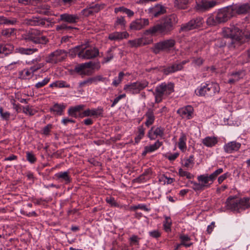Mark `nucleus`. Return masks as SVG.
<instances>
[{
	"label": "nucleus",
	"mask_w": 250,
	"mask_h": 250,
	"mask_svg": "<svg viewBox=\"0 0 250 250\" xmlns=\"http://www.w3.org/2000/svg\"><path fill=\"white\" fill-rule=\"evenodd\" d=\"M218 142L215 137H207L202 140V143L208 147H212L215 146Z\"/></svg>",
	"instance_id": "obj_30"
},
{
	"label": "nucleus",
	"mask_w": 250,
	"mask_h": 250,
	"mask_svg": "<svg viewBox=\"0 0 250 250\" xmlns=\"http://www.w3.org/2000/svg\"><path fill=\"white\" fill-rule=\"evenodd\" d=\"M68 114L74 117L75 118H78V117H82V113L80 114V113H78L77 111H76L73 107L70 108L68 109Z\"/></svg>",
	"instance_id": "obj_52"
},
{
	"label": "nucleus",
	"mask_w": 250,
	"mask_h": 250,
	"mask_svg": "<svg viewBox=\"0 0 250 250\" xmlns=\"http://www.w3.org/2000/svg\"><path fill=\"white\" fill-rule=\"evenodd\" d=\"M37 111L28 105L23 107V112L30 116H33L37 113Z\"/></svg>",
	"instance_id": "obj_45"
},
{
	"label": "nucleus",
	"mask_w": 250,
	"mask_h": 250,
	"mask_svg": "<svg viewBox=\"0 0 250 250\" xmlns=\"http://www.w3.org/2000/svg\"><path fill=\"white\" fill-rule=\"evenodd\" d=\"M52 128V125L50 124L47 125L43 129V133L45 135L49 134L51 128Z\"/></svg>",
	"instance_id": "obj_64"
},
{
	"label": "nucleus",
	"mask_w": 250,
	"mask_h": 250,
	"mask_svg": "<svg viewBox=\"0 0 250 250\" xmlns=\"http://www.w3.org/2000/svg\"><path fill=\"white\" fill-rule=\"evenodd\" d=\"M233 12V15H245L250 12V3H245L240 4L230 5Z\"/></svg>",
	"instance_id": "obj_11"
},
{
	"label": "nucleus",
	"mask_w": 250,
	"mask_h": 250,
	"mask_svg": "<svg viewBox=\"0 0 250 250\" xmlns=\"http://www.w3.org/2000/svg\"><path fill=\"white\" fill-rule=\"evenodd\" d=\"M228 39V46L230 49L238 48L245 42L242 37Z\"/></svg>",
	"instance_id": "obj_17"
},
{
	"label": "nucleus",
	"mask_w": 250,
	"mask_h": 250,
	"mask_svg": "<svg viewBox=\"0 0 250 250\" xmlns=\"http://www.w3.org/2000/svg\"><path fill=\"white\" fill-rule=\"evenodd\" d=\"M194 156L193 155H190L188 159H185L184 160V163L183 165L187 167H190L191 165H193L194 164Z\"/></svg>",
	"instance_id": "obj_50"
},
{
	"label": "nucleus",
	"mask_w": 250,
	"mask_h": 250,
	"mask_svg": "<svg viewBox=\"0 0 250 250\" xmlns=\"http://www.w3.org/2000/svg\"><path fill=\"white\" fill-rule=\"evenodd\" d=\"M94 13V12H93V11L92 10H91V9H90L89 6H87V8L83 9L81 11L82 14L84 15L85 17H88L90 15H92Z\"/></svg>",
	"instance_id": "obj_56"
},
{
	"label": "nucleus",
	"mask_w": 250,
	"mask_h": 250,
	"mask_svg": "<svg viewBox=\"0 0 250 250\" xmlns=\"http://www.w3.org/2000/svg\"><path fill=\"white\" fill-rule=\"evenodd\" d=\"M206 22L207 24L210 26H214L220 24L216 15L215 16L213 14L209 15Z\"/></svg>",
	"instance_id": "obj_32"
},
{
	"label": "nucleus",
	"mask_w": 250,
	"mask_h": 250,
	"mask_svg": "<svg viewBox=\"0 0 250 250\" xmlns=\"http://www.w3.org/2000/svg\"><path fill=\"white\" fill-rule=\"evenodd\" d=\"M180 70H181V65H178L177 62H175L164 68L163 72L165 75H167Z\"/></svg>",
	"instance_id": "obj_26"
},
{
	"label": "nucleus",
	"mask_w": 250,
	"mask_h": 250,
	"mask_svg": "<svg viewBox=\"0 0 250 250\" xmlns=\"http://www.w3.org/2000/svg\"><path fill=\"white\" fill-rule=\"evenodd\" d=\"M56 177L58 179H61L64 181L66 183H68L70 182V178L68 175L67 171L59 172L56 174Z\"/></svg>",
	"instance_id": "obj_39"
},
{
	"label": "nucleus",
	"mask_w": 250,
	"mask_h": 250,
	"mask_svg": "<svg viewBox=\"0 0 250 250\" xmlns=\"http://www.w3.org/2000/svg\"><path fill=\"white\" fill-rule=\"evenodd\" d=\"M105 6V4L104 3L90 4L89 5L90 9L92 10L94 13H98L101 10L103 9Z\"/></svg>",
	"instance_id": "obj_43"
},
{
	"label": "nucleus",
	"mask_w": 250,
	"mask_h": 250,
	"mask_svg": "<svg viewBox=\"0 0 250 250\" xmlns=\"http://www.w3.org/2000/svg\"><path fill=\"white\" fill-rule=\"evenodd\" d=\"M223 172V168H220L217 169L216 170H215L214 172H213L212 173H211L209 175L211 177V178L212 179V180L214 181L216 179L217 177L219 174L222 173Z\"/></svg>",
	"instance_id": "obj_57"
},
{
	"label": "nucleus",
	"mask_w": 250,
	"mask_h": 250,
	"mask_svg": "<svg viewBox=\"0 0 250 250\" xmlns=\"http://www.w3.org/2000/svg\"><path fill=\"white\" fill-rule=\"evenodd\" d=\"M114 48H109L106 52V55L104 58V62L103 63H106L111 60L114 57V54L112 53L113 49Z\"/></svg>",
	"instance_id": "obj_44"
},
{
	"label": "nucleus",
	"mask_w": 250,
	"mask_h": 250,
	"mask_svg": "<svg viewBox=\"0 0 250 250\" xmlns=\"http://www.w3.org/2000/svg\"><path fill=\"white\" fill-rule=\"evenodd\" d=\"M188 2V0H175L174 4L179 8L184 9L185 5Z\"/></svg>",
	"instance_id": "obj_47"
},
{
	"label": "nucleus",
	"mask_w": 250,
	"mask_h": 250,
	"mask_svg": "<svg viewBox=\"0 0 250 250\" xmlns=\"http://www.w3.org/2000/svg\"><path fill=\"white\" fill-rule=\"evenodd\" d=\"M140 239L137 235H133L130 238V244L131 245H138Z\"/></svg>",
	"instance_id": "obj_53"
},
{
	"label": "nucleus",
	"mask_w": 250,
	"mask_h": 250,
	"mask_svg": "<svg viewBox=\"0 0 250 250\" xmlns=\"http://www.w3.org/2000/svg\"><path fill=\"white\" fill-rule=\"evenodd\" d=\"M44 66L43 63H38L30 67V70L34 73Z\"/></svg>",
	"instance_id": "obj_59"
},
{
	"label": "nucleus",
	"mask_w": 250,
	"mask_h": 250,
	"mask_svg": "<svg viewBox=\"0 0 250 250\" xmlns=\"http://www.w3.org/2000/svg\"><path fill=\"white\" fill-rule=\"evenodd\" d=\"M26 158L27 160L32 164L34 163L37 160L35 155L30 152H26Z\"/></svg>",
	"instance_id": "obj_55"
},
{
	"label": "nucleus",
	"mask_w": 250,
	"mask_h": 250,
	"mask_svg": "<svg viewBox=\"0 0 250 250\" xmlns=\"http://www.w3.org/2000/svg\"><path fill=\"white\" fill-rule=\"evenodd\" d=\"M82 54H79V58L83 59H92L98 56L99 51L96 47L90 48L86 49V47H83Z\"/></svg>",
	"instance_id": "obj_12"
},
{
	"label": "nucleus",
	"mask_w": 250,
	"mask_h": 250,
	"mask_svg": "<svg viewBox=\"0 0 250 250\" xmlns=\"http://www.w3.org/2000/svg\"><path fill=\"white\" fill-rule=\"evenodd\" d=\"M66 106L63 104H55L51 108L50 110L51 111L56 112L58 115H61L64 109L65 108Z\"/></svg>",
	"instance_id": "obj_36"
},
{
	"label": "nucleus",
	"mask_w": 250,
	"mask_h": 250,
	"mask_svg": "<svg viewBox=\"0 0 250 250\" xmlns=\"http://www.w3.org/2000/svg\"><path fill=\"white\" fill-rule=\"evenodd\" d=\"M178 19L175 14H171L164 18L162 21L146 30L145 35H154L158 33L162 35L170 34L174 29L175 25L178 23Z\"/></svg>",
	"instance_id": "obj_1"
},
{
	"label": "nucleus",
	"mask_w": 250,
	"mask_h": 250,
	"mask_svg": "<svg viewBox=\"0 0 250 250\" xmlns=\"http://www.w3.org/2000/svg\"><path fill=\"white\" fill-rule=\"evenodd\" d=\"M250 199L243 198L238 199L232 196L229 197L225 202V208L237 212H240L250 208Z\"/></svg>",
	"instance_id": "obj_2"
},
{
	"label": "nucleus",
	"mask_w": 250,
	"mask_h": 250,
	"mask_svg": "<svg viewBox=\"0 0 250 250\" xmlns=\"http://www.w3.org/2000/svg\"><path fill=\"white\" fill-rule=\"evenodd\" d=\"M85 69L83 63H81L75 66L74 69H71L70 71L72 74H73L74 73H77L82 76H89L91 75L92 73L90 71H86Z\"/></svg>",
	"instance_id": "obj_20"
},
{
	"label": "nucleus",
	"mask_w": 250,
	"mask_h": 250,
	"mask_svg": "<svg viewBox=\"0 0 250 250\" xmlns=\"http://www.w3.org/2000/svg\"><path fill=\"white\" fill-rule=\"evenodd\" d=\"M208 96H212L220 91L219 85L216 83H211L207 84Z\"/></svg>",
	"instance_id": "obj_27"
},
{
	"label": "nucleus",
	"mask_w": 250,
	"mask_h": 250,
	"mask_svg": "<svg viewBox=\"0 0 250 250\" xmlns=\"http://www.w3.org/2000/svg\"><path fill=\"white\" fill-rule=\"evenodd\" d=\"M216 16L220 24L224 23L234 17L230 6L219 9Z\"/></svg>",
	"instance_id": "obj_6"
},
{
	"label": "nucleus",
	"mask_w": 250,
	"mask_h": 250,
	"mask_svg": "<svg viewBox=\"0 0 250 250\" xmlns=\"http://www.w3.org/2000/svg\"><path fill=\"white\" fill-rule=\"evenodd\" d=\"M19 52L22 54L25 55H30L34 52L38 51V49L36 48H20L19 49Z\"/></svg>",
	"instance_id": "obj_41"
},
{
	"label": "nucleus",
	"mask_w": 250,
	"mask_h": 250,
	"mask_svg": "<svg viewBox=\"0 0 250 250\" xmlns=\"http://www.w3.org/2000/svg\"><path fill=\"white\" fill-rule=\"evenodd\" d=\"M18 22L16 18H10L7 19L4 16H0V24L15 25Z\"/></svg>",
	"instance_id": "obj_31"
},
{
	"label": "nucleus",
	"mask_w": 250,
	"mask_h": 250,
	"mask_svg": "<svg viewBox=\"0 0 250 250\" xmlns=\"http://www.w3.org/2000/svg\"><path fill=\"white\" fill-rule=\"evenodd\" d=\"M186 141L187 135L185 133L182 132L179 140L178 147L179 149L183 151H184L187 147L186 143Z\"/></svg>",
	"instance_id": "obj_35"
},
{
	"label": "nucleus",
	"mask_w": 250,
	"mask_h": 250,
	"mask_svg": "<svg viewBox=\"0 0 250 250\" xmlns=\"http://www.w3.org/2000/svg\"><path fill=\"white\" fill-rule=\"evenodd\" d=\"M204 23L203 18L201 17H197L190 20L188 22L182 24L179 30V32H187L190 30L201 27Z\"/></svg>",
	"instance_id": "obj_4"
},
{
	"label": "nucleus",
	"mask_w": 250,
	"mask_h": 250,
	"mask_svg": "<svg viewBox=\"0 0 250 250\" xmlns=\"http://www.w3.org/2000/svg\"><path fill=\"white\" fill-rule=\"evenodd\" d=\"M56 86L60 88L62 87H67L70 88V85L66 83L64 81H59L56 84Z\"/></svg>",
	"instance_id": "obj_61"
},
{
	"label": "nucleus",
	"mask_w": 250,
	"mask_h": 250,
	"mask_svg": "<svg viewBox=\"0 0 250 250\" xmlns=\"http://www.w3.org/2000/svg\"><path fill=\"white\" fill-rule=\"evenodd\" d=\"M128 36L129 34L126 32H116L109 34L108 39L111 41L120 40L123 39H126Z\"/></svg>",
	"instance_id": "obj_24"
},
{
	"label": "nucleus",
	"mask_w": 250,
	"mask_h": 250,
	"mask_svg": "<svg viewBox=\"0 0 250 250\" xmlns=\"http://www.w3.org/2000/svg\"><path fill=\"white\" fill-rule=\"evenodd\" d=\"M163 145V142L157 140L154 144L146 146V149L147 152H153L158 149Z\"/></svg>",
	"instance_id": "obj_37"
},
{
	"label": "nucleus",
	"mask_w": 250,
	"mask_h": 250,
	"mask_svg": "<svg viewBox=\"0 0 250 250\" xmlns=\"http://www.w3.org/2000/svg\"><path fill=\"white\" fill-rule=\"evenodd\" d=\"M199 183L193 181L189 182L192 184V188L195 191H201L206 188H209L213 183V181L208 174L200 175L197 178Z\"/></svg>",
	"instance_id": "obj_3"
},
{
	"label": "nucleus",
	"mask_w": 250,
	"mask_h": 250,
	"mask_svg": "<svg viewBox=\"0 0 250 250\" xmlns=\"http://www.w3.org/2000/svg\"><path fill=\"white\" fill-rule=\"evenodd\" d=\"M103 109L101 107H98L97 109H86L82 113V117L91 116H103Z\"/></svg>",
	"instance_id": "obj_22"
},
{
	"label": "nucleus",
	"mask_w": 250,
	"mask_h": 250,
	"mask_svg": "<svg viewBox=\"0 0 250 250\" xmlns=\"http://www.w3.org/2000/svg\"><path fill=\"white\" fill-rule=\"evenodd\" d=\"M179 174L180 176L184 177L186 176L188 179H192L194 177V176L190 173L183 170L182 168L179 169Z\"/></svg>",
	"instance_id": "obj_49"
},
{
	"label": "nucleus",
	"mask_w": 250,
	"mask_h": 250,
	"mask_svg": "<svg viewBox=\"0 0 250 250\" xmlns=\"http://www.w3.org/2000/svg\"><path fill=\"white\" fill-rule=\"evenodd\" d=\"M150 10L154 17H157L159 16L166 13L165 7L159 4H156Z\"/></svg>",
	"instance_id": "obj_25"
},
{
	"label": "nucleus",
	"mask_w": 250,
	"mask_h": 250,
	"mask_svg": "<svg viewBox=\"0 0 250 250\" xmlns=\"http://www.w3.org/2000/svg\"><path fill=\"white\" fill-rule=\"evenodd\" d=\"M83 47L82 45H78L73 48L69 49L68 52L69 56H70L72 58L76 57V55H78V56L79 57V54L83 53Z\"/></svg>",
	"instance_id": "obj_34"
},
{
	"label": "nucleus",
	"mask_w": 250,
	"mask_h": 250,
	"mask_svg": "<svg viewBox=\"0 0 250 250\" xmlns=\"http://www.w3.org/2000/svg\"><path fill=\"white\" fill-rule=\"evenodd\" d=\"M14 50V46L11 44H6L0 45V54H4L7 55L12 53Z\"/></svg>",
	"instance_id": "obj_33"
},
{
	"label": "nucleus",
	"mask_w": 250,
	"mask_h": 250,
	"mask_svg": "<svg viewBox=\"0 0 250 250\" xmlns=\"http://www.w3.org/2000/svg\"><path fill=\"white\" fill-rule=\"evenodd\" d=\"M26 39V40L31 41L36 44H45L48 42L46 36L33 37L31 36H27Z\"/></svg>",
	"instance_id": "obj_23"
},
{
	"label": "nucleus",
	"mask_w": 250,
	"mask_h": 250,
	"mask_svg": "<svg viewBox=\"0 0 250 250\" xmlns=\"http://www.w3.org/2000/svg\"><path fill=\"white\" fill-rule=\"evenodd\" d=\"M217 3L216 0H201L196 2L195 8L197 11L204 12L215 7Z\"/></svg>",
	"instance_id": "obj_9"
},
{
	"label": "nucleus",
	"mask_w": 250,
	"mask_h": 250,
	"mask_svg": "<svg viewBox=\"0 0 250 250\" xmlns=\"http://www.w3.org/2000/svg\"><path fill=\"white\" fill-rule=\"evenodd\" d=\"M0 115L1 118L6 121H8L10 116V114L9 112L6 111L3 112V108L1 106H0Z\"/></svg>",
	"instance_id": "obj_51"
},
{
	"label": "nucleus",
	"mask_w": 250,
	"mask_h": 250,
	"mask_svg": "<svg viewBox=\"0 0 250 250\" xmlns=\"http://www.w3.org/2000/svg\"><path fill=\"white\" fill-rule=\"evenodd\" d=\"M45 18L40 17H33L31 18L25 20V23L30 26H43L45 24Z\"/></svg>",
	"instance_id": "obj_16"
},
{
	"label": "nucleus",
	"mask_w": 250,
	"mask_h": 250,
	"mask_svg": "<svg viewBox=\"0 0 250 250\" xmlns=\"http://www.w3.org/2000/svg\"><path fill=\"white\" fill-rule=\"evenodd\" d=\"M165 128L161 126L155 128L152 126L148 131L147 136L150 140H155L157 136L163 137L164 136Z\"/></svg>",
	"instance_id": "obj_15"
},
{
	"label": "nucleus",
	"mask_w": 250,
	"mask_h": 250,
	"mask_svg": "<svg viewBox=\"0 0 250 250\" xmlns=\"http://www.w3.org/2000/svg\"><path fill=\"white\" fill-rule=\"evenodd\" d=\"M241 30L238 27L232 26L224 29L223 33L224 37L229 38L241 37Z\"/></svg>",
	"instance_id": "obj_13"
},
{
	"label": "nucleus",
	"mask_w": 250,
	"mask_h": 250,
	"mask_svg": "<svg viewBox=\"0 0 250 250\" xmlns=\"http://www.w3.org/2000/svg\"><path fill=\"white\" fill-rule=\"evenodd\" d=\"M134 181L138 183H142L146 181V176H144L143 174L139 176L137 178L135 179Z\"/></svg>",
	"instance_id": "obj_63"
},
{
	"label": "nucleus",
	"mask_w": 250,
	"mask_h": 250,
	"mask_svg": "<svg viewBox=\"0 0 250 250\" xmlns=\"http://www.w3.org/2000/svg\"><path fill=\"white\" fill-rule=\"evenodd\" d=\"M79 17L77 15L69 14L67 13L61 14L60 16V21L67 22L69 23L77 22Z\"/></svg>",
	"instance_id": "obj_19"
},
{
	"label": "nucleus",
	"mask_w": 250,
	"mask_h": 250,
	"mask_svg": "<svg viewBox=\"0 0 250 250\" xmlns=\"http://www.w3.org/2000/svg\"><path fill=\"white\" fill-rule=\"evenodd\" d=\"M148 84V83L146 81L136 82L129 84L125 85L124 90L128 93L137 94L146 87Z\"/></svg>",
	"instance_id": "obj_7"
},
{
	"label": "nucleus",
	"mask_w": 250,
	"mask_h": 250,
	"mask_svg": "<svg viewBox=\"0 0 250 250\" xmlns=\"http://www.w3.org/2000/svg\"><path fill=\"white\" fill-rule=\"evenodd\" d=\"M15 31L14 28H10L8 29H6L2 31V34L3 35L5 36H11L13 33H14Z\"/></svg>",
	"instance_id": "obj_60"
},
{
	"label": "nucleus",
	"mask_w": 250,
	"mask_h": 250,
	"mask_svg": "<svg viewBox=\"0 0 250 250\" xmlns=\"http://www.w3.org/2000/svg\"><path fill=\"white\" fill-rule=\"evenodd\" d=\"M173 84L171 83L168 84L162 83L156 87L155 91L153 92V94H158L162 96H163L165 94L168 95L173 91Z\"/></svg>",
	"instance_id": "obj_10"
},
{
	"label": "nucleus",
	"mask_w": 250,
	"mask_h": 250,
	"mask_svg": "<svg viewBox=\"0 0 250 250\" xmlns=\"http://www.w3.org/2000/svg\"><path fill=\"white\" fill-rule=\"evenodd\" d=\"M175 44L176 42L174 39H169L155 43L152 47V50L155 54L159 53L161 51L169 52Z\"/></svg>",
	"instance_id": "obj_5"
},
{
	"label": "nucleus",
	"mask_w": 250,
	"mask_h": 250,
	"mask_svg": "<svg viewBox=\"0 0 250 250\" xmlns=\"http://www.w3.org/2000/svg\"><path fill=\"white\" fill-rule=\"evenodd\" d=\"M153 42V40H149L147 42H143L142 39H138L137 40H129L128 42V44L131 47H137L142 45H144L147 44H150Z\"/></svg>",
	"instance_id": "obj_28"
},
{
	"label": "nucleus",
	"mask_w": 250,
	"mask_h": 250,
	"mask_svg": "<svg viewBox=\"0 0 250 250\" xmlns=\"http://www.w3.org/2000/svg\"><path fill=\"white\" fill-rule=\"evenodd\" d=\"M245 75V74L243 70H239L231 73L229 76L238 82L240 79L243 78Z\"/></svg>",
	"instance_id": "obj_42"
},
{
	"label": "nucleus",
	"mask_w": 250,
	"mask_h": 250,
	"mask_svg": "<svg viewBox=\"0 0 250 250\" xmlns=\"http://www.w3.org/2000/svg\"><path fill=\"white\" fill-rule=\"evenodd\" d=\"M42 32L38 30H32L30 31L27 36H31L33 37H41L42 35Z\"/></svg>",
	"instance_id": "obj_58"
},
{
	"label": "nucleus",
	"mask_w": 250,
	"mask_h": 250,
	"mask_svg": "<svg viewBox=\"0 0 250 250\" xmlns=\"http://www.w3.org/2000/svg\"><path fill=\"white\" fill-rule=\"evenodd\" d=\"M228 39L224 37L223 38H219L215 41V46L216 47L221 48L228 44Z\"/></svg>",
	"instance_id": "obj_40"
},
{
	"label": "nucleus",
	"mask_w": 250,
	"mask_h": 250,
	"mask_svg": "<svg viewBox=\"0 0 250 250\" xmlns=\"http://www.w3.org/2000/svg\"><path fill=\"white\" fill-rule=\"evenodd\" d=\"M23 72H25V74L23 75L22 78L23 79H30L33 76V73L32 71L30 70L29 69H24L23 70L21 71L20 72V75H21L23 74Z\"/></svg>",
	"instance_id": "obj_46"
},
{
	"label": "nucleus",
	"mask_w": 250,
	"mask_h": 250,
	"mask_svg": "<svg viewBox=\"0 0 250 250\" xmlns=\"http://www.w3.org/2000/svg\"><path fill=\"white\" fill-rule=\"evenodd\" d=\"M149 24V21L148 19H137L131 22L129 24V30L133 32L141 30L148 26Z\"/></svg>",
	"instance_id": "obj_8"
},
{
	"label": "nucleus",
	"mask_w": 250,
	"mask_h": 250,
	"mask_svg": "<svg viewBox=\"0 0 250 250\" xmlns=\"http://www.w3.org/2000/svg\"><path fill=\"white\" fill-rule=\"evenodd\" d=\"M207 84L201 86L199 88L195 90V93L197 95L199 96H208V92L207 89Z\"/></svg>",
	"instance_id": "obj_38"
},
{
	"label": "nucleus",
	"mask_w": 250,
	"mask_h": 250,
	"mask_svg": "<svg viewBox=\"0 0 250 250\" xmlns=\"http://www.w3.org/2000/svg\"><path fill=\"white\" fill-rule=\"evenodd\" d=\"M106 201L112 206L117 207L118 206L117 203L115 201L113 198L110 197L109 198H106Z\"/></svg>",
	"instance_id": "obj_62"
},
{
	"label": "nucleus",
	"mask_w": 250,
	"mask_h": 250,
	"mask_svg": "<svg viewBox=\"0 0 250 250\" xmlns=\"http://www.w3.org/2000/svg\"><path fill=\"white\" fill-rule=\"evenodd\" d=\"M96 81V78H89L87 80L81 82L79 83V87H82L86 84H90Z\"/></svg>",
	"instance_id": "obj_48"
},
{
	"label": "nucleus",
	"mask_w": 250,
	"mask_h": 250,
	"mask_svg": "<svg viewBox=\"0 0 250 250\" xmlns=\"http://www.w3.org/2000/svg\"><path fill=\"white\" fill-rule=\"evenodd\" d=\"M64 53V51L63 50H56L46 57L45 61L47 63H56L62 60L60 56Z\"/></svg>",
	"instance_id": "obj_14"
},
{
	"label": "nucleus",
	"mask_w": 250,
	"mask_h": 250,
	"mask_svg": "<svg viewBox=\"0 0 250 250\" xmlns=\"http://www.w3.org/2000/svg\"><path fill=\"white\" fill-rule=\"evenodd\" d=\"M50 81V78H45L42 82L37 83L35 85V87L37 88H40L47 84Z\"/></svg>",
	"instance_id": "obj_54"
},
{
	"label": "nucleus",
	"mask_w": 250,
	"mask_h": 250,
	"mask_svg": "<svg viewBox=\"0 0 250 250\" xmlns=\"http://www.w3.org/2000/svg\"><path fill=\"white\" fill-rule=\"evenodd\" d=\"M145 116L146 118V120L145 122V125L147 127L152 125L155 120V116L153 110L149 108L146 112Z\"/></svg>",
	"instance_id": "obj_29"
},
{
	"label": "nucleus",
	"mask_w": 250,
	"mask_h": 250,
	"mask_svg": "<svg viewBox=\"0 0 250 250\" xmlns=\"http://www.w3.org/2000/svg\"><path fill=\"white\" fill-rule=\"evenodd\" d=\"M241 144L236 141L230 142L225 145L224 146V151L228 153H231L233 151L239 150L241 147Z\"/></svg>",
	"instance_id": "obj_18"
},
{
	"label": "nucleus",
	"mask_w": 250,
	"mask_h": 250,
	"mask_svg": "<svg viewBox=\"0 0 250 250\" xmlns=\"http://www.w3.org/2000/svg\"><path fill=\"white\" fill-rule=\"evenodd\" d=\"M193 108L191 106L188 105L178 110L177 113L183 118L189 119L193 113Z\"/></svg>",
	"instance_id": "obj_21"
}]
</instances>
